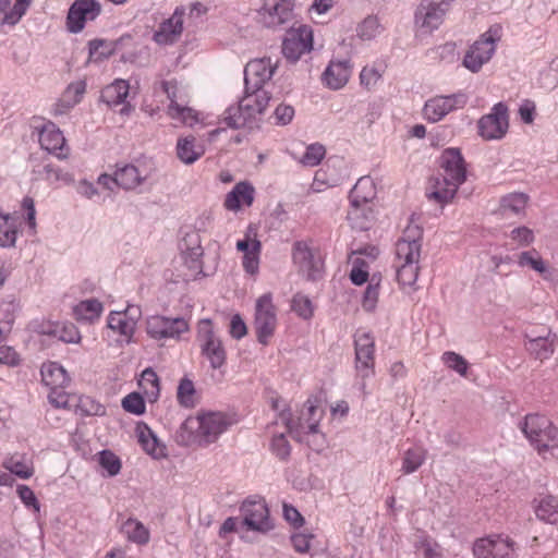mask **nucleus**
Here are the masks:
<instances>
[{"label":"nucleus","mask_w":558,"mask_h":558,"mask_svg":"<svg viewBox=\"0 0 558 558\" xmlns=\"http://www.w3.org/2000/svg\"><path fill=\"white\" fill-rule=\"evenodd\" d=\"M510 236L513 241L522 246H526L534 241L533 231L524 226L513 229L510 233Z\"/></svg>","instance_id":"e2e57ef3"},{"label":"nucleus","mask_w":558,"mask_h":558,"mask_svg":"<svg viewBox=\"0 0 558 558\" xmlns=\"http://www.w3.org/2000/svg\"><path fill=\"white\" fill-rule=\"evenodd\" d=\"M195 393L194 384L189 378H182L178 386V401L184 407L193 405L192 397Z\"/></svg>","instance_id":"6e6d98bb"},{"label":"nucleus","mask_w":558,"mask_h":558,"mask_svg":"<svg viewBox=\"0 0 558 558\" xmlns=\"http://www.w3.org/2000/svg\"><path fill=\"white\" fill-rule=\"evenodd\" d=\"M204 147L196 144V138L194 136L190 135L178 140L177 156L183 163H194L204 155Z\"/></svg>","instance_id":"7c9ffc66"},{"label":"nucleus","mask_w":558,"mask_h":558,"mask_svg":"<svg viewBox=\"0 0 558 558\" xmlns=\"http://www.w3.org/2000/svg\"><path fill=\"white\" fill-rule=\"evenodd\" d=\"M518 264L521 267L527 266L539 274L546 271L545 263L536 250L522 252L519 255Z\"/></svg>","instance_id":"de8ad7c7"},{"label":"nucleus","mask_w":558,"mask_h":558,"mask_svg":"<svg viewBox=\"0 0 558 558\" xmlns=\"http://www.w3.org/2000/svg\"><path fill=\"white\" fill-rule=\"evenodd\" d=\"M243 525L247 531L266 533L274 527L269 518L268 507L263 499H246L241 506Z\"/></svg>","instance_id":"2eb2a0df"},{"label":"nucleus","mask_w":558,"mask_h":558,"mask_svg":"<svg viewBox=\"0 0 558 558\" xmlns=\"http://www.w3.org/2000/svg\"><path fill=\"white\" fill-rule=\"evenodd\" d=\"M138 306H130L125 313L111 312L108 316V327L123 336L126 342H130L136 326V315H140Z\"/></svg>","instance_id":"4be33fe9"},{"label":"nucleus","mask_w":558,"mask_h":558,"mask_svg":"<svg viewBox=\"0 0 558 558\" xmlns=\"http://www.w3.org/2000/svg\"><path fill=\"white\" fill-rule=\"evenodd\" d=\"M186 104L187 101H185L183 105H180V107H175L174 111H171L170 117L172 119H179L184 124L193 125L198 121L197 112L190 108Z\"/></svg>","instance_id":"4d7b16f0"},{"label":"nucleus","mask_w":558,"mask_h":558,"mask_svg":"<svg viewBox=\"0 0 558 558\" xmlns=\"http://www.w3.org/2000/svg\"><path fill=\"white\" fill-rule=\"evenodd\" d=\"M439 169L440 172L428 182L426 197L442 208L466 181V165L460 149H445L439 157Z\"/></svg>","instance_id":"f257e3e1"},{"label":"nucleus","mask_w":558,"mask_h":558,"mask_svg":"<svg viewBox=\"0 0 558 558\" xmlns=\"http://www.w3.org/2000/svg\"><path fill=\"white\" fill-rule=\"evenodd\" d=\"M104 306L97 299L81 301L73 307V315L80 322H93L100 317Z\"/></svg>","instance_id":"e433bc0d"},{"label":"nucleus","mask_w":558,"mask_h":558,"mask_svg":"<svg viewBox=\"0 0 558 558\" xmlns=\"http://www.w3.org/2000/svg\"><path fill=\"white\" fill-rule=\"evenodd\" d=\"M129 92V82L122 78H117L111 84L105 86L101 89L99 99L110 109H114L116 107L122 105L119 113L121 116H129L134 110V107L130 102H126Z\"/></svg>","instance_id":"a211bd4d"},{"label":"nucleus","mask_w":558,"mask_h":558,"mask_svg":"<svg viewBox=\"0 0 558 558\" xmlns=\"http://www.w3.org/2000/svg\"><path fill=\"white\" fill-rule=\"evenodd\" d=\"M379 295V281H375V276L372 277L368 286L363 295L362 306L365 311L372 312L375 310Z\"/></svg>","instance_id":"603ef678"},{"label":"nucleus","mask_w":558,"mask_h":558,"mask_svg":"<svg viewBox=\"0 0 558 558\" xmlns=\"http://www.w3.org/2000/svg\"><path fill=\"white\" fill-rule=\"evenodd\" d=\"M357 36L363 40H371L381 32V26L377 16L368 15L356 28Z\"/></svg>","instance_id":"a18cd8bd"},{"label":"nucleus","mask_w":558,"mask_h":558,"mask_svg":"<svg viewBox=\"0 0 558 558\" xmlns=\"http://www.w3.org/2000/svg\"><path fill=\"white\" fill-rule=\"evenodd\" d=\"M147 177L148 174L146 171L132 163H125L122 166H117L113 181L114 184L122 187L123 190H134L144 183Z\"/></svg>","instance_id":"b1692460"},{"label":"nucleus","mask_w":558,"mask_h":558,"mask_svg":"<svg viewBox=\"0 0 558 558\" xmlns=\"http://www.w3.org/2000/svg\"><path fill=\"white\" fill-rule=\"evenodd\" d=\"M385 71L383 63H373L372 65H365L360 73L361 84L371 89L381 78Z\"/></svg>","instance_id":"c03bdc74"},{"label":"nucleus","mask_w":558,"mask_h":558,"mask_svg":"<svg viewBox=\"0 0 558 558\" xmlns=\"http://www.w3.org/2000/svg\"><path fill=\"white\" fill-rule=\"evenodd\" d=\"M274 114L276 124L287 125L292 121L294 117V108L290 105L281 104L276 108Z\"/></svg>","instance_id":"0e129e2a"},{"label":"nucleus","mask_w":558,"mask_h":558,"mask_svg":"<svg viewBox=\"0 0 558 558\" xmlns=\"http://www.w3.org/2000/svg\"><path fill=\"white\" fill-rule=\"evenodd\" d=\"M348 61H331L323 73V82L331 89L343 87L349 80Z\"/></svg>","instance_id":"bb28decb"},{"label":"nucleus","mask_w":558,"mask_h":558,"mask_svg":"<svg viewBox=\"0 0 558 558\" xmlns=\"http://www.w3.org/2000/svg\"><path fill=\"white\" fill-rule=\"evenodd\" d=\"M40 374L43 383L50 389L68 387L71 381V378L64 367L57 362L44 364L41 366Z\"/></svg>","instance_id":"cd10ccee"},{"label":"nucleus","mask_w":558,"mask_h":558,"mask_svg":"<svg viewBox=\"0 0 558 558\" xmlns=\"http://www.w3.org/2000/svg\"><path fill=\"white\" fill-rule=\"evenodd\" d=\"M277 69V62L271 58H260L250 61L244 69V89L246 93L265 92L263 86L267 83Z\"/></svg>","instance_id":"ddd939ff"},{"label":"nucleus","mask_w":558,"mask_h":558,"mask_svg":"<svg viewBox=\"0 0 558 558\" xmlns=\"http://www.w3.org/2000/svg\"><path fill=\"white\" fill-rule=\"evenodd\" d=\"M122 408L132 414L142 415L145 413V400L138 392H131L122 400Z\"/></svg>","instance_id":"8fccbe9b"},{"label":"nucleus","mask_w":558,"mask_h":558,"mask_svg":"<svg viewBox=\"0 0 558 558\" xmlns=\"http://www.w3.org/2000/svg\"><path fill=\"white\" fill-rule=\"evenodd\" d=\"M294 7L295 0H263L257 20L267 28H286L294 19Z\"/></svg>","instance_id":"6e6552de"},{"label":"nucleus","mask_w":558,"mask_h":558,"mask_svg":"<svg viewBox=\"0 0 558 558\" xmlns=\"http://www.w3.org/2000/svg\"><path fill=\"white\" fill-rule=\"evenodd\" d=\"M534 511L541 521L548 524L558 522V498L553 495H544L534 500Z\"/></svg>","instance_id":"c756f323"},{"label":"nucleus","mask_w":558,"mask_h":558,"mask_svg":"<svg viewBox=\"0 0 558 558\" xmlns=\"http://www.w3.org/2000/svg\"><path fill=\"white\" fill-rule=\"evenodd\" d=\"M16 492L20 499L26 507H32L36 511H39V502L31 487L26 485H19Z\"/></svg>","instance_id":"69168bd1"},{"label":"nucleus","mask_w":558,"mask_h":558,"mask_svg":"<svg viewBox=\"0 0 558 558\" xmlns=\"http://www.w3.org/2000/svg\"><path fill=\"white\" fill-rule=\"evenodd\" d=\"M40 147L59 159H66L69 147L61 130L53 123L47 122L39 130Z\"/></svg>","instance_id":"aec40b11"},{"label":"nucleus","mask_w":558,"mask_h":558,"mask_svg":"<svg viewBox=\"0 0 558 558\" xmlns=\"http://www.w3.org/2000/svg\"><path fill=\"white\" fill-rule=\"evenodd\" d=\"M418 468V450L416 448H409L403 457L402 472L409 474Z\"/></svg>","instance_id":"680f3d73"},{"label":"nucleus","mask_w":558,"mask_h":558,"mask_svg":"<svg viewBox=\"0 0 558 558\" xmlns=\"http://www.w3.org/2000/svg\"><path fill=\"white\" fill-rule=\"evenodd\" d=\"M395 247L397 281L404 293L412 294L416 291L415 283L418 279V223L414 214Z\"/></svg>","instance_id":"f03ea898"},{"label":"nucleus","mask_w":558,"mask_h":558,"mask_svg":"<svg viewBox=\"0 0 558 558\" xmlns=\"http://www.w3.org/2000/svg\"><path fill=\"white\" fill-rule=\"evenodd\" d=\"M204 254L203 247H194L189 251L182 252L186 267L195 271V278L198 276H209V272L204 269L202 256Z\"/></svg>","instance_id":"a19ab883"},{"label":"nucleus","mask_w":558,"mask_h":558,"mask_svg":"<svg viewBox=\"0 0 558 558\" xmlns=\"http://www.w3.org/2000/svg\"><path fill=\"white\" fill-rule=\"evenodd\" d=\"M235 421L223 412H204L187 417L181 425L183 432L189 433L187 441L199 446L215 442Z\"/></svg>","instance_id":"7ed1b4c3"},{"label":"nucleus","mask_w":558,"mask_h":558,"mask_svg":"<svg viewBox=\"0 0 558 558\" xmlns=\"http://www.w3.org/2000/svg\"><path fill=\"white\" fill-rule=\"evenodd\" d=\"M86 90V83L84 81H77L74 83H71L65 93L64 97H69L70 101L68 107H72L76 104H78Z\"/></svg>","instance_id":"052dcab7"},{"label":"nucleus","mask_w":558,"mask_h":558,"mask_svg":"<svg viewBox=\"0 0 558 558\" xmlns=\"http://www.w3.org/2000/svg\"><path fill=\"white\" fill-rule=\"evenodd\" d=\"M508 108L504 102L496 104L492 112L478 120V134L487 140H500L508 131Z\"/></svg>","instance_id":"4468645a"},{"label":"nucleus","mask_w":558,"mask_h":558,"mask_svg":"<svg viewBox=\"0 0 558 558\" xmlns=\"http://www.w3.org/2000/svg\"><path fill=\"white\" fill-rule=\"evenodd\" d=\"M97 457L99 465L107 472L108 476L112 477L120 473L122 466L121 460L111 450H101L98 452Z\"/></svg>","instance_id":"79ce46f5"},{"label":"nucleus","mask_w":558,"mask_h":558,"mask_svg":"<svg viewBox=\"0 0 558 558\" xmlns=\"http://www.w3.org/2000/svg\"><path fill=\"white\" fill-rule=\"evenodd\" d=\"M421 549H423V554L425 558H441L442 551L441 547L438 543L433 539H423L421 541Z\"/></svg>","instance_id":"774afa93"},{"label":"nucleus","mask_w":558,"mask_h":558,"mask_svg":"<svg viewBox=\"0 0 558 558\" xmlns=\"http://www.w3.org/2000/svg\"><path fill=\"white\" fill-rule=\"evenodd\" d=\"M183 15L184 10L177 8L169 19L160 23L154 33V41L165 46L174 44L183 32Z\"/></svg>","instance_id":"412c9836"},{"label":"nucleus","mask_w":558,"mask_h":558,"mask_svg":"<svg viewBox=\"0 0 558 558\" xmlns=\"http://www.w3.org/2000/svg\"><path fill=\"white\" fill-rule=\"evenodd\" d=\"M74 407L78 408L82 414L85 415H102L105 413V408L88 397L80 398L78 403Z\"/></svg>","instance_id":"bf43d9fd"},{"label":"nucleus","mask_w":558,"mask_h":558,"mask_svg":"<svg viewBox=\"0 0 558 558\" xmlns=\"http://www.w3.org/2000/svg\"><path fill=\"white\" fill-rule=\"evenodd\" d=\"M270 96L267 92L246 93L238 106L229 107L223 113L225 123L231 129L257 126V117L263 114Z\"/></svg>","instance_id":"39448f33"},{"label":"nucleus","mask_w":558,"mask_h":558,"mask_svg":"<svg viewBox=\"0 0 558 558\" xmlns=\"http://www.w3.org/2000/svg\"><path fill=\"white\" fill-rule=\"evenodd\" d=\"M292 258L300 270L306 275L307 279L316 280L319 275V263L306 242L296 241L293 244Z\"/></svg>","instance_id":"5701e85b"},{"label":"nucleus","mask_w":558,"mask_h":558,"mask_svg":"<svg viewBox=\"0 0 558 558\" xmlns=\"http://www.w3.org/2000/svg\"><path fill=\"white\" fill-rule=\"evenodd\" d=\"M465 104L466 97L463 94L439 96L426 101L423 111L428 121L437 122L450 111L464 107Z\"/></svg>","instance_id":"6ab92c4d"},{"label":"nucleus","mask_w":558,"mask_h":558,"mask_svg":"<svg viewBox=\"0 0 558 558\" xmlns=\"http://www.w3.org/2000/svg\"><path fill=\"white\" fill-rule=\"evenodd\" d=\"M520 428L543 459H558V427L541 414H527Z\"/></svg>","instance_id":"20e7f679"},{"label":"nucleus","mask_w":558,"mask_h":558,"mask_svg":"<svg viewBox=\"0 0 558 558\" xmlns=\"http://www.w3.org/2000/svg\"><path fill=\"white\" fill-rule=\"evenodd\" d=\"M196 341L198 342L202 355L209 361L211 368L219 369L226 363L227 353L221 339L213 328L211 319L203 318L199 320Z\"/></svg>","instance_id":"0eeeda50"},{"label":"nucleus","mask_w":558,"mask_h":558,"mask_svg":"<svg viewBox=\"0 0 558 558\" xmlns=\"http://www.w3.org/2000/svg\"><path fill=\"white\" fill-rule=\"evenodd\" d=\"M476 558H517V544L502 535H489L478 538L473 545Z\"/></svg>","instance_id":"9d476101"},{"label":"nucleus","mask_w":558,"mask_h":558,"mask_svg":"<svg viewBox=\"0 0 558 558\" xmlns=\"http://www.w3.org/2000/svg\"><path fill=\"white\" fill-rule=\"evenodd\" d=\"M138 386L143 390L148 402H156L160 395V383L156 372L151 367H147L142 372Z\"/></svg>","instance_id":"c9c22d12"},{"label":"nucleus","mask_w":558,"mask_h":558,"mask_svg":"<svg viewBox=\"0 0 558 558\" xmlns=\"http://www.w3.org/2000/svg\"><path fill=\"white\" fill-rule=\"evenodd\" d=\"M270 450L281 461H287L289 459L291 446L284 434H278L271 438Z\"/></svg>","instance_id":"09e8293b"},{"label":"nucleus","mask_w":558,"mask_h":558,"mask_svg":"<svg viewBox=\"0 0 558 558\" xmlns=\"http://www.w3.org/2000/svg\"><path fill=\"white\" fill-rule=\"evenodd\" d=\"M355 367L357 375L364 380L374 374V339L369 332H357L354 336Z\"/></svg>","instance_id":"dca6fc26"},{"label":"nucleus","mask_w":558,"mask_h":558,"mask_svg":"<svg viewBox=\"0 0 558 558\" xmlns=\"http://www.w3.org/2000/svg\"><path fill=\"white\" fill-rule=\"evenodd\" d=\"M189 329V323L183 317L153 315L146 319V332L154 340L179 339Z\"/></svg>","instance_id":"f8f14e48"},{"label":"nucleus","mask_w":558,"mask_h":558,"mask_svg":"<svg viewBox=\"0 0 558 558\" xmlns=\"http://www.w3.org/2000/svg\"><path fill=\"white\" fill-rule=\"evenodd\" d=\"M313 48V33L307 26L291 29L282 43V53L291 62H296L302 54Z\"/></svg>","instance_id":"f3484780"},{"label":"nucleus","mask_w":558,"mask_h":558,"mask_svg":"<svg viewBox=\"0 0 558 558\" xmlns=\"http://www.w3.org/2000/svg\"><path fill=\"white\" fill-rule=\"evenodd\" d=\"M135 432L138 442L146 453L155 459L165 457V447L160 446L157 436L146 423H137Z\"/></svg>","instance_id":"a878e982"},{"label":"nucleus","mask_w":558,"mask_h":558,"mask_svg":"<svg viewBox=\"0 0 558 558\" xmlns=\"http://www.w3.org/2000/svg\"><path fill=\"white\" fill-rule=\"evenodd\" d=\"M304 407L305 410L301 413L303 415V429L306 427L307 434H316L322 418V414L318 413L317 398H308Z\"/></svg>","instance_id":"58836bf2"},{"label":"nucleus","mask_w":558,"mask_h":558,"mask_svg":"<svg viewBox=\"0 0 558 558\" xmlns=\"http://www.w3.org/2000/svg\"><path fill=\"white\" fill-rule=\"evenodd\" d=\"M279 416L290 433L303 430V415L294 418L291 410L283 405L279 412Z\"/></svg>","instance_id":"13d9d810"},{"label":"nucleus","mask_w":558,"mask_h":558,"mask_svg":"<svg viewBox=\"0 0 558 558\" xmlns=\"http://www.w3.org/2000/svg\"><path fill=\"white\" fill-rule=\"evenodd\" d=\"M442 361L450 369L457 372L459 375H466L468 362L462 355L448 351L442 354Z\"/></svg>","instance_id":"864d4df0"},{"label":"nucleus","mask_w":558,"mask_h":558,"mask_svg":"<svg viewBox=\"0 0 558 558\" xmlns=\"http://www.w3.org/2000/svg\"><path fill=\"white\" fill-rule=\"evenodd\" d=\"M277 326V316L270 293L258 298L255 306L254 328L257 341L267 344Z\"/></svg>","instance_id":"1a4fd4ad"},{"label":"nucleus","mask_w":558,"mask_h":558,"mask_svg":"<svg viewBox=\"0 0 558 558\" xmlns=\"http://www.w3.org/2000/svg\"><path fill=\"white\" fill-rule=\"evenodd\" d=\"M162 90L166 93L170 104L168 106V113L171 114V111H174L175 107H180L183 105L185 100V96L182 90L179 88L177 81H163L161 83Z\"/></svg>","instance_id":"37998d69"},{"label":"nucleus","mask_w":558,"mask_h":558,"mask_svg":"<svg viewBox=\"0 0 558 558\" xmlns=\"http://www.w3.org/2000/svg\"><path fill=\"white\" fill-rule=\"evenodd\" d=\"M64 388L65 387L51 388L48 399L56 408L71 409L75 405L73 403L75 401V397H71L66 393Z\"/></svg>","instance_id":"3c124183"},{"label":"nucleus","mask_w":558,"mask_h":558,"mask_svg":"<svg viewBox=\"0 0 558 558\" xmlns=\"http://www.w3.org/2000/svg\"><path fill=\"white\" fill-rule=\"evenodd\" d=\"M236 248L243 252V267L246 272L254 275L258 270L259 253L262 248L260 241L251 239L248 234L236 242Z\"/></svg>","instance_id":"393cba45"},{"label":"nucleus","mask_w":558,"mask_h":558,"mask_svg":"<svg viewBox=\"0 0 558 558\" xmlns=\"http://www.w3.org/2000/svg\"><path fill=\"white\" fill-rule=\"evenodd\" d=\"M448 10L449 7H447V2L432 0L426 8L423 22L421 23V28H424L429 33L437 29L442 24Z\"/></svg>","instance_id":"2f4dec72"},{"label":"nucleus","mask_w":558,"mask_h":558,"mask_svg":"<svg viewBox=\"0 0 558 558\" xmlns=\"http://www.w3.org/2000/svg\"><path fill=\"white\" fill-rule=\"evenodd\" d=\"M3 466L9 471V474L23 480L29 478L34 473L32 465L21 456H12L5 459Z\"/></svg>","instance_id":"ea45409f"},{"label":"nucleus","mask_w":558,"mask_h":558,"mask_svg":"<svg viewBox=\"0 0 558 558\" xmlns=\"http://www.w3.org/2000/svg\"><path fill=\"white\" fill-rule=\"evenodd\" d=\"M325 146L319 143L311 144L306 147L305 153L300 159V162L305 167H315L320 163L325 157Z\"/></svg>","instance_id":"49530a36"},{"label":"nucleus","mask_w":558,"mask_h":558,"mask_svg":"<svg viewBox=\"0 0 558 558\" xmlns=\"http://www.w3.org/2000/svg\"><path fill=\"white\" fill-rule=\"evenodd\" d=\"M375 186L369 177H362L357 180L349 194L350 203L368 204L375 197Z\"/></svg>","instance_id":"f704fd0d"},{"label":"nucleus","mask_w":558,"mask_h":558,"mask_svg":"<svg viewBox=\"0 0 558 558\" xmlns=\"http://www.w3.org/2000/svg\"><path fill=\"white\" fill-rule=\"evenodd\" d=\"M38 173L50 183L58 182L60 180H66V175L62 173L61 169L53 166L52 163L44 165Z\"/></svg>","instance_id":"338daca9"},{"label":"nucleus","mask_w":558,"mask_h":558,"mask_svg":"<svg viewBox=\"0 0 558 558\" xmlns=\"http://www.w3.org/2000/svg\"><path fill=\"white\" fill-rule=\"evenodd\" d=\"M120 530L128 541L137 545H146L150 539L149 530L135 518H129L124 521Z\"/></svg>","instance_id":"473e14b6"},{"label":"nucleus","mask_w":558,"mask_h":558,"mask_svg":"<svg viewBox=\"0 0 558 558\" xmlns=\"http://www.w3.org/2000/svg\"><path fill=\"white\" fill-rule=\"evenodd\" d=\"M526 349L538 360H546L554 353V339L550 331L547 336H536L529 339Z\"/></svg>","instance_id":"4c0bfd02"},{"label":"nucleus","mask_w":558,"mask_h":558,"mask_svg":"<svg viewBox=\"0 0 558 558\" xmlns=\"http://www.w3.org/2000/svg\"><path fill=\"white\" fill-rule=\"evenodd\" d=\"M101 13L98 0H74L68 10L65 28L71 34H78L87 22L95 21Z\"/></svg>","instance_id":"9b49d317"},{"label":"nucleus","mask_w":558,"mask_h":558,"mask_svg":"<svg viewBox=\"0 0 558 558\" xmlns=\"http://www.w3.org/2000/svg\"><path fill=\"white\" fill-rule=\"evenodd\" d=\"M501 36V26L492 25L465 52L463 65L471 72L477 73L493 58Z\"/></svg>","instance_id":"423d86ee"},{"label":"nucleus","mask_w":558,"mask_h":558,"mask_svg":"<svg viewBox=\"0 0 558 558\" xmlns=\"http://www.w3.org/2000/svg\"><path fill=\"white\" fill-rule=\"evenodd\" d=\"M292 310L302 318L308 319L313 316L312 301L304 294L296 293L292 299Z\"/></svg>","instance_id":"5fc2aeb1"},{"label":"nucleus","mask_w":558,"mask_h":558,"mask_svg":"<svg viewBox=\"0 0 558 558\" xmlns=\"http://www.w3.org/2000/svg\"><path fill=\"white\" fill-rule=\"evenodd\" d=\"M529 202V196L524 193H510L500 198L497 213L508 218L511 216H521L524 214Z\"/></svg>","instance_id":"c85d7f7f"},{"label":"nucleus","mask_w":558,"mask_h":558,"mask_svg":"<svg viewBox=\"0 0 558 558\" xmlns=\"http://www.w3.org/2000/svg\"><path fill=\"white\" fill-rule=\"evenodd\" d=\"M350 205L347 218L352 228L361 231L368 230L374 219L373 210L368 207V204L350 203Z\"/></svg>","instance_id":"72a5a7b5"}]
</instances>
